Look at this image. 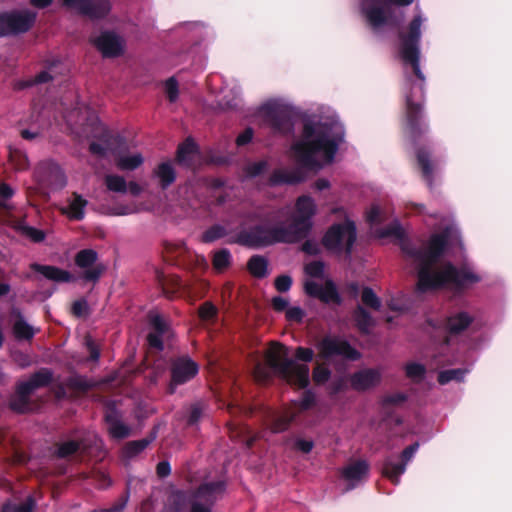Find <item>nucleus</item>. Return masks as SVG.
<instances>
[{
  "mask_svg": "<svg viewBox=\"0 0 512 512\" xmlns=\"http://www.w3.org/2000/svg\"><path fill=\"white\" fill-rule=\"evenodd\" d=\"M405 400H406V395L405 394H403V393H394V394H391V395H387L383 399V402L385 404H395V405H398V404L403 403Z\"/></svg>",
  "mask_w": 512,
  "mask_h": 512,
  "instance_id": "bf43d9fd",
  "label": "nucleus"
},
{
  "mask_svg": "<svg viewBox=\"0 0 512 512\" xmlns=\"http://www.w3.org/2000/svg\"><path fill=\"white\" fill-rule=\"evenodd\" d=\"M381 380V373L376 369H363L351 376V386L355 390L364 391L376 386Z\"/></svg>",
  "mask_w": 512,
  "mask_h": 512,
  "instance_id": "4be33fe9",
  "label": "nucleus"
},
{
  "mask_svg": "<svg viewBox=\"0 0 512 512\" xmlns=\"http://www.w3.org/2000/svg\"><path fill=\"white\" fill-rule=\"evenodd\" d=\"M138 208L135 205L131 206H120L112 210L113 215H129L138 212Z\"/></svg>",
  "mask_w": 512,
  "mask_h": 512,
  "instance_id": "052dcab7",
  "label": "nucleus"
},
{
  "mask_svg": "<svg viewBox=\"0 0 512 512\" xmlns=\"http://www.w3.org/2000/svg\"><path fill=\"white\" fill-rule=\"evenodd\" d=\"M60 5L67 11L92 19L104 17L111 9L109 0H61Z\"/></svg>",
  "mask_w": 512,
  "mask_h": 512,
  "instance_id": "4468645a",
  "label": "nucleus"
},
{
  "mask_svg": "<svg viewBox=\"0 0 512 512\" xmlns=\"http://www.w3.org/2000/svg\"><path fill=\"white\" fill-rule=\"evenodd\" d=\"M154 176L163 189L170 186L176 179V172L170 161L160 163L154 170Z\"/></svg>",
  "mask_w": 512,
  "mask_h": 512,
  "instance_id": "cd10ccee",
  "label": "nucleus"
},
{
  "mask_svg": "<svg viewBox=\"0 0 512 512\" xmlns=\"http://www.w3.org/2000/svg\"><path fill=\"white\" fill-rule=\"evenodd\" d=\"M54 68H55L54 65L47 66L45 70L38 73L34 78H29L25 81L19 82L18 88L30 87V86H33L36 84L45 83V82L53 79L55 77Z\"/></svg>",
  "mask_w": 512,
  "mask_h": 512,
  "instance_id": "7c9ffc66",
  "label": "nucleus"
},
{
  "mask_svg": "<svg viewBox=\"0 0 512 512\" xmlns=\"http://www.w3.org/2000/svg\"><path fill=\"white\" fill-rule=\"evenodd\" d=\"M305 291L308 295L318 297L324 302H339V296L334 284L325 280L321 283L316 280H306Z\"/></svg>",
  "mask_w": 512,
  "mask_h": 512,
  "instance_id": "aec40b11",
  "label": "nucleus"
},
{
  "mask_svg": "<svg viewBox=\"0 0 512 512\" xmlns=\"http://www.w3.org/2000/svg\"><path fill=\"white\" fill-rule=\"evenodd\" d=\"M330 375L331 372L326 366L323 364H317L313 371L312 378L316 384L322 385L329 380Z\"/></svg>",
  "mask_w": 512,
  "mask_h": 512,
  "instance_id": "ea45409f",
  "label": "nucleus"
},
{
  "mask_svg": "<svg viewBox=\"0 0 512 512\" xmlns=\"http://www.w3.org/2000/svg\"><path fill=\"white\" fill-rule=\"evenodd\" d=\"M356 326L364 333H368L374 325V320L370 314L361 306H358L353 315Z\"/></svg>",
  "mask_w": 512,
  "mask_h": 512,
  "instance_id": "2f4dec72",
  "label": "nucleus"
},
{
  "mask_svg": "<svg viewBox=\"0 0 512 512\" xmlns=\"http://www.w3.org/2000/svg\"><path fill=\"white\" fill-rule=\"evenodd\" d=\"M252 138L253 130L251 128H247L238 135V137L236 138V144L238 147L245 146L251 142Z\"/></svg>",
  "mask_w": 512,
  "mask_h": 512,
  "instance_id": "5fc2aeb1",
  "label": "nucleus"
},
{
  "mask_svg": "<svg viewBox=\"0 0 512 512\" xmlns=\"http://www.w3.org/2000/svg\"><path fill=\"white\" fill-rule=\"evenodd\" d=\"M52 379V374L47 369H42L32 375L27 381L18 385L16 394L11 400V407L18 412H26L31 409L30 395L38 388L46 386Z\"/></svg>",
  "mask_w": 512,
  "mask_h": 512,
  "instance_id": "9b49d317",
  "label": "nucleus"
},
{
  "mask_svg": "<svg viewBox=\"0 0 512 512\" xmlns=\"http://www.w3.org/2000/svg\"><path fill=\"white\" fill-rule=\"evenodd\" d=\"M361 301L365 306L370 307L374 310H378L380 308V299L374 293V291L368 287L362 290Z\"/></svg>",
  "mask_w": 512,
  "mask_h": 512,
  "instance_id": "e433bc0d",
  "label": "nucleus"
},
{
  "mask_svg": "<svg viewBox=\"0 0 512 512\" xmlns=\"http://www.w3.org/2000/svg\"><path fill=\"white\" fill-rule=\"evenodd\" d=\"M467 373L466 369H450L441 371L438 375V382L442 385L447 384L451 381H461L463 380L465 374Z\"/></svg>",
  "mask_w": 512,
  "mask_h": 512,
  "instance_id": "f704fd0d",
  "label": "nucleus"
},
{
  "mask_svg": "<svg viewBox=\"0 0 512 512\" xmlns=\"http://www.w3.org/2000/svg\"><path fill=\"white\" fill-rule=\"evenodd\" d=\"M330 186H331V184H330L329 180H327L325 178H320V179L316 180L314 183V188L317 191H323V190L329 189Z\"/></svg>",
  "mask_w": 512,
  "mask_h": 512,
  "instance_id": "338daca9",
  "label": "nucleus"
},
{
  "mask_svg": "<svg viewBox=\"0 0 512 512\" xmlns=\"http://www.w3.org/2000/svg\"><path fill=\"white\" fill-rule=\"evenodd\" d=\"M317 211L315 199L310 195H301L295 200L293 210L289 207L278 209L270 215L268 224L246 232L241 236V241L250 246L296 242L309 233Z\"/></svg>",
  "mask_w": 512,
  "mask_h": 512,
  "instance_id": "7ed1b4c3",
  "label": "nucleus"
},
{
  "mask_svg": "<svg viewBox=\"0 0 512 512\" xmlns=\"http://www.w3.org/2000/svg\"><path fill=\"white\" fill-rule=\"evenodd\" d=\"M267 260L261 256H254L248 262V269L255 277H264L267 274Z\"/></svg>",
  "mask_w": 512,
  "mask_h": 512,
  "instance_id": "473e14b6",
  "label": "nucleus"
},
{
  "mask_svg": "<svg viewBox=\"0 0 512 512\" xmlns=\"http://www.w3.org/2000/svg\"><path fill=\"white\" fill-rule=\"evenodd\" d=\"M36 14L19 11L0 15V37L27 31L34 23Z\"/></svg>",
  "mask_w": 512,
  "mask_h": 512,
  "instance_id": "2eb2a0df",
  "label": "nucleus"
},
{
  "mask_svg": "<svg viewBox=\"0 0 512 512\" xmlns=\"http://www.w3.org/2000/svg\"><path fill=\"white\" fill-rule=\"evenodd\" d=\"M317 356L324 360L340 357L348 360H356L360 354L344 339L327 335L315 343Z\"/></svg>",
  "mask_w": 512,
  "mask_h": 512,
  "instance_id": "f8f14e48",
  "label": "nucleus"
},
{
  "mask_svg": "<svg viewBox=\"0 0 512 512\" xmlns=\"http://www.w3.org/2000/svg\"><path fill=\"white\" fill-rule=\"evenodd\" d=\"M343 137V125L330 108L305 115L301 134L290 147V156L300 167L275 170L270 183L296 184L306 179L304 169L317 171L331 164Z\"/></svg>",
  "mask_w": 512,
  "mask_h": 512,
  "instance_id": "f257e3e1",
  "label": "nucleus"
},
{
  "mask_svg": "<svg viewBox=\"0 0 512 512\" xmlns=\"http://www.w3.org/2000/svg\"><path fill=\"white\" fill-rule=\"evenodd\" d=\"M79 448L78 443L75 441H67L62 443L57 450V454L59 457H67L74 452H76Z\"/></svg>",
  "mask_w": 512,
  "mask_h": 512,
  "instance_id": "a18cd8bd",
  "label": "nucleus"
},
{
  "mask_svg": "<svg viewBox=\"0 0 512 512\" xmlns=\"http://www.w3.org/2000/svg\"><path fill=\"white\" fill-rule=\"evenodd\" d=\"M149 323L154 329V332H151L148 335L149 345L158 350H162L163 338L169 337L170 335L169 326L163 317L156 312H151L149 314Z\"/></svg>",
  "mask_w": 512,
  "mask_h": 512,
  "instance_id": "412c9836",
  "label": "nucleus"
},
{
  "mask_svg": "<svg viewBox=\"0 0 512 512\" xmlns=\"http://www.w3.org/2000/svg\"><path fill=\"white\" fill-rule=\"evenodd\" d=\"M314 447V443L311 439L296 438L294 440V448L302 453H309Z\"/></svg>",
  "mask_w": 512,
  "mask_h": 512,
  "instance_id": "09e8293b",
  "label": "nucleus"
},
{
  "mask_svg": "<svg viewBox=\"0 0 512 512\" xmlns=\"http://www.w3.org/2000/svg\"><path fill=\"white\" fill-rule=\"evenodd\" d=\"M53 172H54L56 178L59 181V183L57 185L60 188L64 187L66 185V178H65L62 170L59 167H57V166H53Z\"/></svg>",
  "mask_w": 512,
  "mask_h": 512,
  "instance_id": "774afa93",
  "label": "nucleus"
},
{
  "mask_svg": "<svg viewBox=\"0 0 512 512\" xmlns=\"http://www.w3.org/2000/svg\"><path fill=\"white\" fill-rule=\"evenodd\" d=\"M286 317L291 321H301L303 317V311L298 306L289 307L286 309Z\"/></svg>",
  "mask_w": 512,
  "mask_h": 512,
  "instance_id": "4d7b16f0",
  "label": "nucleus"
},
{
  "mask_svg": "<svg viewBox=\"0 0 512 512\" xmlns=\"http://www.w3.org/2000/svg\"><path fill=\"white\" fill-rule=\"evenodd\" d=\"M64 119L78 137L94 138L90 144L91 153L101 157L113 155L120 170L132 171L143 164V155L125 149L122 138L108 131L89 107L79 106L64 114Z\"/></svg>",
  "mask_w": 512,
  "mask_h": 512,
  "instance_id": "20e7f679",
  "label": "nucleus"
},
{
  "mask_svg": "<svg viewBox=\"0 0 512 512\" xmlns=\"http://www.w3.org/2000/svg\"><path fill=\"white\" fill-rule=\"evenodd\" d=\"M331 213L337 215L343 222L332 225L325 233L322 243L325 248L334 253L345 251L350 253L356 240V227L343 207H335Z\"/></svg>",
  "mask_w": 512,
  "mask_h": 512,
  "instance_id": "9d476101",
  "label": "nucleus"
},
{
  "mask_svg": "<svg viewBox=\"0 0 512 512\" xmlns=\"http://www.w3.org/2000/svg\"><path fill=\"white\" fill-rule=\"evenodd\" d=\"M225 484L221 481L202 485L197 493L177 491L170 496L173 512H209L212 504L222 497Z\"/></svg>",
  "mask_w": 512,
  "mask_h": 512,
  "instance_id": "6e6552de",
  "label": "nucleus"
},
{
  "mask_svg": "<svg viewBox=\"0 0 512 512\" xmlns=\"http://www.w3.org/2000/svg\"><path fill=\"white\" fill-rule=\"evenodd\" d=\"M370 224H378L384 219V210L378 204H373L366 214Z\"/></svg>",
  "mask_w": 512,
  "mask_h": 512,
  "instance_id": "a19ab883",
  "label": "nucleus"
},
{
  "mask_svg": "<svg viewBox=\"0 0 512 512\" xmlns=\"http://www.w3.org/2000/svg\"><path fill=\"white\" fill-rule=\"evenodd\" d=\"M35 499L32 496H28L14 512H33V510L38 509Z\"/></svg>",
  "mask_w": 512,
  "mask_h": 512,
  "instance_id": "603ef678",
  "label": "nucleus"
},
{
  "mask_svg": "<svg viewBox=\"0 0 512 512\" xmlns=\"http://www.w3.org/2000/svg\"><path fill=\"white\" fill-rule=\"evenodd\" d=\"M165 93L171 102H174L178 98L179 90L178 83L175 78L171 77L165 82Z\"/></svg>",
  "mask_w": 512,
  "mask_h": 512,
  "instance_id": "c03bdc74",
  "label": "nucleus"
},
{
  "mask_svg": "<svg viewBox=\"0 0 512 512\" xmlns=\"http://www.w3.org/2000/svg\"><path fill=\"white\" fill-rule=\"evenodd\" d=\"M105 419L111 437L123 439L130 435V428L121 421L118 412L114 408L108 409Z\"/></svg>",
  "mask_w": 512,
  "mask_h": 512,
  "instance_id": "b1692460",
  "label": "nucleus"
},
{
  "mask_svg": "<svg viewBox=\"0 0 512 512\" xmlns=\"http://www.w3.org/2000/svg\"><path fill=\"white\" fill-rule=\"evenodd\" d=\"M315 402V396L311 391H306L299 401H294L292 406L285 411L273 412L270 416L269 428L273 433L285 431L290 422L296 416L297 411L310 409Z\"/></svg>",
  "mask_w": 512,
  "mask_h": 512,
  "instance_id": "ddd939ff",
  "label": "nucleus"
},
{
  "mask_svg": "<svg viewBox=\"0 0 512 512\" xmlns=\"http://www.w3.org/2000/svg\"><path fill=\"white\" fill-rule=\"evenodd\" d=\"M419 449V444L414 443L403 450L401 454L402 462L396 463L391 458L385 460L383 464V474L394 484H398L400 476L405 473L407 464L412 460Z\"/></svg>",
  "mask_w": 512,
  "mask_h": 512,
  "instance_id": "f3484780",
  "label": "nucleus"
},
{
  "mask_svg": "<svg viewBox=\"0 0 512 512\" xmlns=\"http://www.w3.org/2000/svg\"><path fill=\"white\" fill-rule=\"evenodd\" d=\"M199 158L196 144L187 139L178 148L177 160L180 164L185 166H192Z\"/></svg>",
  "mask_w": 512,
  "mask_h": 512,
  "instance_id": "bb28decb",
  "label": "nucleus"
},
{
  "mask_svg": "<svg viewBox=\"0 0 512 512\" xmlns=\"http://www.w3.org/2000/svg\"><path fill=\"white\" fill-rule=\"evenodd\" d=\"M306 274L313 278L312 280L323 281L324 265L320 261H313L305 266Z\"/></svg>",
  "mask_w": 512,
  "mask_h": 512,
  "instance_id": "4c0bfd02",
  "label": "nucleus"
},
{
  "mask_svg": "<svg viewBox=\"0 0 512 512\" xmlns=\"http://www.w3.org/2000/svg\"><path fill=\"white\" fill-rule=\"evenodd\" d=\"M13 332L16 338L28 340L35 334V329L29 325L23 317L16 315L13 323Z\"/></svg>",
  "mask_w": 512,
  "mask_h": 512,
  "instance_id": "c756f323",
  "label": "nucleus"
},
{
  "mask_svg": "<svg viewBox=\"0 0 512 512\" xmlns=\"http://www.w3.org/2000/svg\"><path fill=\"white\" fill-rule=\"evenodd\" d=\"M170 465L168 462H160L157 465V474L160 477H166L170 474Z\"/></svg>",
  "mask_w": 512,
  "mask_h": 512,
  "instance_id": "69168bd1",
  "label": "nucleus"
},
{
  "mask_svg": "<svg viewBox=\"0 0 512 512\" xmlns=\"http://www.w3.org/2000/svg\"><path fill=\"white\" fill-rule=\"evenodd\" d=\"M472 317L467 312H458L446 322V330L450 333H458L469 326Z\"/></svg>",
  "mask_w": 512,
  "mask_h": 512,
  "instance_id": "c85d7f7f",
  "label": "nucleus"
},
{
  "mask_svg": "<svg viewBox=\"0 0 512 512\" xmlns=\"http://www.w3.org/2000/svg\"><path fill=\"white\" fill-rule=\"evenodd\" d=\"M87 206V200L81 195L74 193L68 200L67 206L63 207L62 213L65 214L69 219L81 220L85 216V207Z\"/></svg>",
  "mask_w": 512,
  "mask_h": 512,
  "instance_id": "393cba45",
  "label": "nucleus"
},
{
  "mask_svg": "<svg viewBox=\"0 0 512 512\" xmlns=\"http://www.w3.org/2000/svg\"><path fill=\"white\" fill-rule=\"evenodd\" d=\"M217 309L211 302H206L199 309V316L204 321H209L216 316Z\"/></svg>",
  "mask_w": 512,
  "mask_h": 512,
  "instance_id": "49530a36",
  "label": "nucleus"
},
{
  "mask_svg": "<svg viewBox=\"0 0 512 512\" xmlns=\"http://www.w3.org/2000/svg\"><path fill=\"white\" fill-rule=\"evenodd\" d=\"M268 367L258 363L254 369L257 381L264 382L270 372L278 375L288 383L305 388L309 384V367L290 358L289 349L279 343H272L265 355Z\"/></svg>",
  "mask_w": 512,
  "mask_h": 512,
  "instance_id": "423d86ee",
  "label": "nucleus"
},
{
  "mask_svg": "<svg viewBox=\"0 0 512 512\" xmlns=\"http://www.w3.org/2000/svg\"><path fill=\"white\" fill-rule=\"evenodd\" d=\"M367 473L368 464L365 461H356L343 469L342 479L348 488H354L366 477Z\"/></svg>",
  "mask_w": 512,
  "mask_h": 512,
  "instance_id": "5701e85b",
  "label": "nucleus"
},
{
  "mask_svg": "<svg viewBox=\"0 0 512 512\" xmlns=\"http://www.w3.org/2000/svg\"><path fill=\"white\" fill-rule=\"evenodd\" d=\"M414 0H362L361 11L375 30L399 24L403 19L400 7L411 5Z\"/></svg>",
  "mask_w": 512,
  "mask_h": 512,
  "instance_id": "1a4fd4ad",
  "label": "nucleus"
},
{
  "mask_svg": "<svg viewBox=\"0 0 512 512\" xmlns=\"http://www.w3.org/2000/svg\"><path fill=\"white\" fill-rule=\"evenodd\" d=\"M415 14L408 25L399 33L398 51L405 65H410L418 79L414 84L409 79L405 82V99L407 122L411 135L415 133L418 115L421 111V99L425 76L420 69V39L421 28L427 22V17L417 5Z\"/></svg>",
  "mask_w": 512,
  "mask_h": 512,
  "instance_id": "39448f33",
  "label": "nucleus"
},
{
  "mask_svg": "<svg viewBox=\"0 0 512 512\" xmlns=\"http://www.w3.org/2000/svg\"><path fill=\"white\" fill-rule=\"evenodd\" d=\"M417 160L422 169L423 177L428 183H431L433 168L428 159V152L424 148H420L417 151Z\"/></svg>",
  "mask_w": 512,
  "mask_h": 512,
  "instance_id": "72a5a7b5",
  "label": "nucleus"
},
{
  "mask_svg": "<svg viewBox=\"0 0 512 512\" xmlns=\"http://www.w3.org/2000/svg\"><path fill=\"white\" fill-rule=\"evenodd\" d=\"M198 370L199 367L197 363L189 357L177 359L172 366V380L169 386L170 392L173 393L177 385H181L195 377Z\"/></svg>",
  "mask_w": 512,
  "mask_h": 512,
  "instance_id": "a211bd4d",
  "label": "nucleus"
},
{
  "mask_svg": "<svg viewBox=\"0 0 512 512\" xmlns=\"http://www.w3.org/2000/svg\"><path fill=\"white\" fill-rule=\"evenodd\" d=\"M455 245L460 246L461 239L454 224L446 226L442 234H432L425 242H402L405 261L417 272L419 291L467 288L481 280V276L469 265L457 269L446 260Z\"/></svg>",
  "mask_w": 512,
  "mask_h": 512,
  "instance_id": "f03ea898",
  "label": "nucleus"
},
{
  "mask_svg": "<svg viewBox=\"0 0 512 512\" xmlns=\"http://www.w3.org/2000/svg\"><path fill=\"white\" fill-rule=\"evenodd\" d=\"M292 285V279L288 275H282L276 278L275 287L279 292H287Z\"/></svg>",
  "mask_w": 512,
  "mask_h": 512,
  "instance_id": "3c124183",
  "label": "nucleus"
},
{
  "mask_svg": "<svg viewBox=\"0 0 512 512\" xmlns=\"http://www.w3.org/2000/svg\"><path fill=\"white\" fill-rule=\"evenodd\" d=\"M314 351L310 348L298 347L295 352V357L297 360L303 362H309L313 359Z\"/></svg>",
  "mask_w": 512,
  "mask_h": 512,
  "instance_id": "864d4df0",
  "label": "nucleus"
},
{
  "mask_svg": "<svg viewBox=\"0 0 512 512\" xmlns=\"http://www.w3.org/2000/svg\"><path fill=\"white\" fill-rule=\"evenodd\" d=\"M22 232L25 236H27L34 242H41L42 240H44L45 237L43 231L30 226H23Z\"/></svg>",
  "mask_w": 512,
  "mask_h": 512,
  "instance_id": "8fccbe9b",
  "label": "nucleus"
},
{
  "mask_svg": "<svg viewBox=\"0 0 512 512\" xmlns=\"http://www.w3.org/2000/svg\"><path fill=\"white\" fill-rule=\"evenodd\" d=\"M223 234V231L220 227H215V228H212L211 230L207 231L204 235H203V240L205 242H211V241H214L215 239L219 238L220 236H222Z\"/></svg>",
  "mask_w": 512,
  "mask_h": 512,
  "instance_id": "680f3d73",
  "label": "nucleus"
},
{
  "mask_svg": "<svg viewBox=\"0 0 512 512\" xmlns=\"http://www.w3.org/2000/svg\"><path fill=\"white\" fill-rule=\"evenodd\" d=\"M32 268L45 278L55 282H70L74 279L73 275L68 271L47 265H32Z\"/></svg>",
  "mask_w": 512,
  "mask_h": 512,
  "instance_id": "a878e982",
  "label": "nucleus"
},
{
  "mask_svg": "<svg viewBox=\"0 0 512 512\" xmlns=\"http://www.w3.org/2000/svg\"><path fill=\"white\" fill-rule=\"evenodd\" d=\"M10 161L16 166L17 169H24L26 166L25 156L20 152L10 153Z\"/></svg>",
  "mask_w": 512,
  "mask_h": 512,
  "instance_id": "13d9d810",
  "label": "nucleus"
},
{
  "mask_svg": "<svg viewBox=\"0 0 512 512\" xmlns=\"http://www.w3.org/2000/svg\"><path fill=\"white\" fill-rule=\"evenodd\" d=\"M72 311L76 316H83L87 312V303L84 300L76 301L72 306Z\"/></svg>",
  "mask_w": 512,
  "mask_h": 512,
  "instance_id": "e2e57ef3",
  "label": "nucleus"
},
{
  "mask_svg": "<svg viewBox=\"0 0 512 512\" xmlns=\"http://www.w3.org/2000/svg\"><path fill=\"white\" fill-rule=\"evenodd\" d=\"M295 107L285 98H271L257 109L254 118L259 125L267 126L283 135L293 131Z\"/></svg>",
  "mask_w": 512,
  "mask_h": 512,
  "instance_id": "0eeeda50",
  "label": "nucleus"
},
{
  "mask_svg": "<svg viewBox=\"0 0 512 512\" xmlns=\"http://www.w3.org/2000/svg\"><path fill=\"white\" fill-rule=\"evenodd\" d=\"M202 413V410L199 405H194L191 407L190 415H189V423L193 424L198 421Z\"/></svg>",
  "mask_w": 512,
  "mask_h": 512,
  "instance_id": "0e129e2a",
  "label": "nucleus"
},
{
  "mask_svg": "<svg viewBox=\"0 0 512 512\" xmlns=\"http://www.w3.org/2000/svg\"><path fill=\"white\" fill-rule=\"evenodd\" d=\"M271 304H272V307L274 308V310H276L278 312H282V311H286V309L288 308L289 301L285 297L276 296V297L272 298Z\"/></svg>",
  "mask_w": 512,
  "mask_h": 512,
  "instance_id": "6e6d98bb",
  "label": "nucleus"
},
{
  "mask_svg": "<svg viewBox=\"0 0 512 512\" xmlns=\"http://www.w3.org/2000/svg\"><path fill=\"white\" fill-rule=\"evenodd\" d=\"M109 190L124 193L127 191V183L122 176L107 175L105 178Z\"/></svg>",
  "mask_w": 512,
  "mask_h": 512,
  "instance_id": "c9c22d12",
  "label": "nucleus"
},
{
  "mask_svg": "<svg viewBox=\"0 0 512 512\" xmlns=\"http://www.w3.org/2000/svg\"><path fill=\"white\" fill-rule=\"evenodd\" d=\"M267 168V162L266 161H259L252 164H249L246 167V175L248 177H256L260 174H262Z\"/></svg>",
  "mask_w": 512,
  "mask_h": 512,
  "instance_id": "de8ad7c7",
  "label": "nucleus"
},
{
  "mask_svg": "<svg viewBox=\"0 0 512 512\" xmlns=\"http://www.w3.org/2000/svg\"><path fill=\"white\" fill-rule=\"evenodd\" d=\"M406 375L413 381H420L425 375V367L416 362L406 365Z\"/></svg>",
  "mask_w": 512,
  "mask_h": 512,
  "instance_id": "58836bf2",
  "label": "nucleus"
},
{
  "mask_svg": "<svg viewBox=\"0 0 512 512\" xmlns=\"http://www.w3.org/2000/svg\"><path fill=\"white\" fill-rule=\"evenodd\" d=\"M91 42L106 58L118 57L124 52V40L114 32L104 31L94 35Z\"/></svg>",
  "mask_w": 512,
  "mask_h": 512,
  "instance_id": "dca6fc26",
  "label": "nucleus"
},
{
  "mask_svg": "<svg viewBox=\"0 0 512 512\" xmlns=\"http://www.w3.org/2000/svg\"><path fill=\"white\" fill-rule=\"evenodd\" d=\"M150 443V440H139V441H133L127 444L125 448V452L128 457H132L139 452L143 451Z\"/></svg>",
  "mask_w": 512,
  "mask_h": 512,
  "instance_id": "37998d69",
  "label": "nucleus"
},
{
  "mask_svg": "<svg viewBox=\"0 0 512 512\" xmlns=\"http://www.w3.org/2000/svg\"><path fill=\"white\" fill-rule=\"evenodd\" d=\"M97 253L91 249H84L77 253L76 265L83 269L82 277L87 281H97L105 267L102 264H95Z\"/></svg>",
  "mask_w": 512,
  "mask_h": 512,
  "instance_id": "6ab92c4d",
  "label": "nucleus"
},
{
  "mask_svg": "<svg viewBox=\"0 0 512 512\" xmlns=\"http://www.w3.org/2000/svg\"><path fill=\"white\" fill-rule=\"evenodd\" d=\"M230 263V254L226 250H221L214 255L213 265L218 271L225 269Z\"/></svg>",
  "mask_w": 512,
  "mask_h": 512,
  "instance_id": "79ce46f5",
  "label": "nucleus"
}]
</instances>
